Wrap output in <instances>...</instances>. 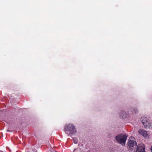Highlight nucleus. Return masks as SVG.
Wrapping results in <instances>:
<instances>
[{
    "instance_id": "obj_1",
    "label": "nucleus",
    "mask_w": 152,
    "mask_h": 152,
    "mask_svg": "<svg viewBox=\"0 0 152 152\" xmlns=\"http://www.w3.org/2000/svg\"><path fill=\"white\" fill-rule=\"evenodd\" d=\"M64 130L66 133L68 135H69V134H74L76 132L75 126L71 123L66 125L64 127Z\"/></svg>"
},
{
    "instance_id": "obj_2",
    "label": "nucleus",
    "mask_w": 152,
    "mask_h": 152,
    "mask_svg": "<svg viewBox=\"0 0 152 152\" xmlns=\"http://www.w3.org/2000/svg\"><path fill=\"white\" fill-rule=\"evenodd\" d=\"M127 137L126 134H120L116 136L115 139L119 143L125 145Z\"/></svg>"
},
{
    "instance_id": "obj_3",
    "label": "nucleus",
    "mask_w": 152,
    "mask_h": 152,
    "mask_svg": "<svg viewBox=\"0 0 152 152\" xmlns=\"http://www.w3.org/2000/svg\"><path fill=\"white\" fill-rule=\"evenodd\" d=\"M128 148L129 150L131 151H135L138 146L137 142L134 140H130L129 141L128 144Z\"/></svg>"
},
{
    "instance_id": "obj_4",
    "label": "nucleus",
    "mask_w": 152,
    "mask_h": 152,
    "mask_svg": "<svg viewBox=\"0 0 152 152\" xmlns=\"http://www.w3.org/2000/svg\"><path fill=\"white\" fill-rule=\"evenodd\" d=\"M136 152H145V147L143 144L138 145L136 150Z\"/></svg>"
},
{
    "instance_id": "obj_5",
    "label": "nucleus",
    "mask_w": 152,
    "mask_h": 152,
    "mask_svg": "<svg viewBox=\"0 0 152 152\" xmlns=\"http://www.w3.org/2000/svg\"><path fill=\"white\" fill-rule=\"evenodd\" d=\"M138 132L142 136H143L145 138L147 137L148 134L147 132L142 129H140L138 130Z\"/></svg>"
},
{
    "instance_id": "obj_6",
    "label": "nucleus",
    "mask_w": 152,
    "mask_h": 152,
    "mask_svg": "<svg viewBox=\"0 0 152 152\" xmlns=\"http://www.w3.org/2000/svg\"><path fill=\"white\" fill-rule=\"evenodd\" d=\"M143 125L144 126L145 128L146 129L149 128L151 126V124L149 120L146 122Z\"/></svg>"
},
{
    "instance_id": "obj_7",
    "label": "nucleus",
    "mask_w": 152,
    "mask_h": 152,
    "mask_svg": "<svg viewBox=\"0 0 152 152\" xmlns=\"http://www.w3.org/2000/svg\"><path fill=\"white\" fill-rule=\"evenodd\" d=\"M141 120L142 123L143 124L146 122L148 121V119L145 116H143L141 118Z\"/></svg>"
},
{
    "instance_id": "obj_8",
    "label": "nucleus",
    "mask_w": 152,
    "mask_h": 152,
    "mask_svg": "<svg viewBox=\"0 0 152 152\" xmlns=\"http://www.w3.org/2000/svg\"><path fill=\"white\" fill-rule=\"evenodd\" d=\"M126 115V113L124 111L121 112L120 114V116L121 117H122V118H123L124 117H125Z\"/></svg>"
},
{
    "instance_id": "obj_9",
    "label": "nucleus",
    "mask_w": 152,
    "mask_h": 152,
    "mask_svg": "<svg viewBox=\"0 0 152 152\" xmlns=\"http://www.w3.org/2000/svg\"><path fill=\"white\" fill-rule=\"evenodd\" d=\"M72 139L74 142V143L75 144H77L78 142V140L77 139L75 138H73Z\"/></svg>"
},
{
    "instance_id": "obj_10",
    "label": "nucleus",
    "mask_w": 152,
    "mask_h": 152,
    "mask_svg": "<svg viewBox=\"0 0 152 152\" xmlns=\"http://www.w3.org/2000/svg\"><path fill=\"white\" fill-rule=\"evenodd\" d=\"M137 111V110H134L133 111H132V112L133 113H136Z\"/></svg>"
},
{
    "instance_id": "obj_11",
    "label": "nucleus",
    "mask_w": 152,
    "mask_h": 152,
    "mask_svg": "<svg viewBox=\"0 0 152 152\" xmlns=\"http://www.w3.org/2000/svg\"><path fill=\"white\" fill-rule=\"evenodd\" d=\"M151 152H152V145L151 146Z\"/></svg>"
}]
</instances>
